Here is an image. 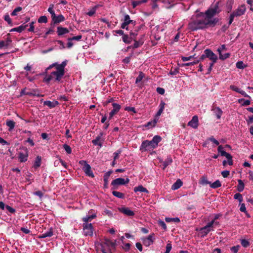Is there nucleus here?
<instances>
[{
    "label": "nucleus",
    "instance_id": "obj_1",
    "mask_svg": "<svg viewBox=\"0 0 253 253\" xmlns=\"http://www.w3.org/2000/svg\"><path fill=\"white\" fill-rule=\"evenodd\" d=\"M215 22V20H208L205 17L204 13L200 12L192 17L188 23V27L192 31L203 30L209 27H214Z\"/></svg>",
    "mask_w": 253,
    "mask_h": 253
},
{
    "label": "nucleus",
    "instance_id": "obj_2",
    "mask_svg": "<svg viewBox=\"0 0 253 253\" xmlns=\"http://www.w3.org/2000/svg\"><path fill=\"white\" fill-rule=\"evenodd\" d=\"M65 73V72H63V71H61V70L56 67L55 71L51 72L50 75H45L43 81L46 84H49L51 80L58 83H62V80Z\"/></svg>",
    "mask_w": 253,
    "mask_h": 253
},
{
    "label": "nucleus",
    "instance_id": "obj_3",
    "mask_svg": "<svg viewBox=\"0 0 253 253\" xmlns=\"http://www.w3.org/2000/svg\"><path fill=\"white\" fill-rule=\"evenodd\" d=\"M219 7L218 3H216L213 8H211L208 9L205 14V17L210 21L215 20V25L217 24L219 21V19L217 18H212V17L215 16L217 13L219 12V10H218Z\"/></svg>",
    "mask_w": 253,
    "mask_h": 253
},
{
    "label": "nucleus",
    "instance_id": "obj_4",
    "mask_svg": "<svg viewBox=\"0 0 253 253\" xmlns=\"http://www.w3.org/2000/svg\"><path fill=\"white\" fill-rule=\"evenodd\" d=\"M79 164L82 166V169L85 173L86 175L92 178L94 177L93 172L91 170V167L87 163L86 161L81 160L79 161Z\"/></svg>",
    "mask_w": 253,
    "mask_h": 253
},
{
    "label": "nucleus",
    "instance_id": "obj_5",
    "mask_svg": "<svg viewBox=\"0 0 253 253\" xmlns=\"http://www.w3.org/2000/svg\"><path fill=\"white\" fill-rule=\"evenodd\" d=\"M129 179L126 178V179L123 178H118L113 180L111 182L112 190H116L118 188L119 186L125 185L128 183Z\"/></svg>",
    "mask_w": 253,
    "mask_h": 253
},
{
    "label": "nucleus",
    "instance_id": "obj_6",
    "mask_svg": "<svg viewBox=\"0 0 253 253\" xmlns=\"http://www.w3.org/2000/svg\"><path fill=\"white\" fill-rule=\"evenodd\" d=\"M156 148V147L154 145L152 140H144L143 141L140 147V150L141 152H144L147 151L148 149H154Z\"/></svg>",
    "mask_w": 253,
    "mask_h": 253
},
{
    "label": "nucleus",
    "instance_id": "obj_7",
    "mask_svg": "<svg viewBox=\"0 0 253 253\" xmlns=\"http://www.w3.org/2000/svg\"><path fill=\"white\" fill-rule=\"evenodd\" d=\"M93 226L91 223H83V234L85 236H92L93 235Z\"/></svg>",
    "mask_w": 253,
    "mask_h": 253
},
{
    "label": "nucleus",
    "instance_id": "obj_8",
    "mask_svg": "<svg viewBox=\"0 0 253 253\" xmlns=\"http://www.w3.org/2000/svg\"><path fill=\"white\" fill-rule=\"evenodd\" d=\"M21 149L23 150V152L18 153V158L20 162L24 163L27 160L28 157V150L26 147H22Z\"/></svg>",
    "mask_w": 253,
    "mask_h": 253
},
{
    "label": "nucleus",
    "instance_id": "obj_9",
    "mask_svg": "<svg viewBox=\"0 0 253 253\" xmlns=\"http://www.w3.org/2000/svg\"><path fill=\"white\" fill-rule=\"evenodd\" d=\"M204 53L207 58H209L213 63H216L217 60V55L214 54L211 49H206L204 50Z\"/></svg>",
    "mask_w": 253,
    "mask_h": 253
},
{
    "label": "nucleus",
    "instance_id": "obj_10",
    "mask_svg": "<svg viewBox=\"0 0 253 253\" xmlns=\"http://www.w3.org/2000/svg\"><path fill=\"white\" fill-rule=\"evenodd\" d=\"M246 10V8L245 5H242L234 11L232 13L235 16V17H238L243 15Z\"/></svg>",
    "mask_w": 253,
    "mask_h": 253
},
{
    "label": "nucleus",
    "instance_id": "obj_11",
    "mask_svg": "<svg viewBox=\"0 0 253 253\" xmlns=\"http://www.w3.org/2000/svg\"><path fill=\"white\" fill-rule=\"evenodd\" d=\"M188 126H191L193 128L196 129L199 126V120L197 116H194L191 120L188 123Z\"/></svg>",
    "mask_w": 253,
    "mask_h": 253
},
{
    "label": "nucleus",
    "instance_id": "obj_12",
    "mask_svg": "<svg viewBox=\"0 0 253 253\" xmlns=\"http://www.w3.org/2000/svg\"><path fill=\"white\" fill-rule=\"evenodd\" d=\"M21 94L23 95H29L30 96L40 97L43 96V95H42L39 94V93H37V92L35 90H33L32 91H26L25 89H23L21 91Z\"/></svg>",
    "mask_w": 253,
    "mask_h": 253
},
{
    "label": "nucleus",
    "instance_id": "obj_13",
    "mask_svg": "<svg viewBox=\"0 0 253 253\" xmlns=\"http://www.w3.org/2000/svg\"><path fill=\"white\" fill-rule=\"evenodd\" d=\"M211 111L216 116L217 119H220L221 118V116L223 114V111L219 107L212 106Z\"/></svg>",
    "mask_w": 253,
    "mask_h": 253
},
{
    "label": "nucleus",
    "instance_id": "obj_14",
    "mask_svg": "<svg viewBox=\"0 0 253 253\" xmlns=\"http://www.w3.org/2000/svg\"><path fill=\"white\" fill-rule=\"evenodd\" d=\"M119 211L127 216H133L134 212L127 207H122L119 209Z\"/></svg>",
    "mask_w": 253,
    "mask_h": 253
},
{
    "label": "nucleus",
    "instance_id": "obj_15",
    "mask_svg": "<svg viewBox=\"0 0 253 253\" xmlns=\"http://www.w3.org/2000/svg\"><path fill=\"white\" fill-rule=\"evenodd\" d=\"M69 33V30L68 28L58 26L57 28V33L59 36H62L63 35Z\"/></svg>",
    "mask_w": 253,
    "mask_h": 253
},
{
    "label": "nucleus",
    "instance_id": "obj_16",
    "mask_svg": "<svg viewBox=\"0 0 253 253\" xmlns=\"http://www.w3.org/2000/svg\"><path fill=\"white\" fill-rule=\"evenodd\" d=\"M53 235V229L52 228H50L48 229V231L42 233L40 235H39V238H45L46 237H51Z\"/></svg>",
    "mask_w": 253,
    "mask_h": 253
},
{
    "label": "nucleus",
    "instance_id": "obj_17",
    "mask_svg": "<svg viewBox=\"0 0 253 253\" xmlns=\"http://www.w3.org/2000/svg\"><path fill=\"white\" fill-rule=\"evenodd\" d=\"M211 231V229H209L206 227L204 226L199 229V235L200 236L201 238H204Z\"/></svg>",
    "mask_w": 253,
    "mask_h": 253
},
{
    "label": "nucleus",
    "instance_id": "obj_18",
    "mask_svg": "<svg viewBox=\"0 0 253 253\" xmlns=\"http://www.w3.org/2000/svg\"><path fill=\"white\" fill-rule=\"evenodd\" d=\"M51 18L54 24H58L65 20V17L62 14H60L58 16H56L55 14V16L54 17H52Z\"/></svg>",
    "mask_w": 253,
    "mask_h": 253
},
{
    "label": "nucleus",
    "instance_id": "obj_19",
    "mask_svg": "<svg viewBox=\"0 0 253 253\" xmlns=\"http://www.w3.org/2000/svg\"><path fill=\"white\" fill-rule=\"evenodd\" d=\"M59 102L57 101L54 100L53 101H45L43 102L44 106H47L50 108H53L59 105Z\"/></svg>",
    "mask_w": 253,
    "mask_h": 253
},
{
    "label": "nucleus",
    "instance_id": "obj_20",
    "mask_svg": "<svg viewBox=\"0 0 253 253\" xmlns=\"http://www.w3.org/2000/svg\"><path fill=\"white\" fill-rule=\"evenodd\" d=\"M112 173V170H109L106 172L103 176V180L104 182V188H107L108 184V179L111 173Z\"/></svg>",
    "mask_w": 253,
    "mask_h": 253
},
{
    "label": "nucleus",
    "instance_id": "obj_21",
    "mask_svg": "<svg viewBox=\"0 0 253 253\" xmlns=\"http://www.w3.org/2000/svg\"><path fill=\"white\" fill-rule=\"evenodd\" d=\"M165 105H166V103L164 101H161L160 104L159 106V109L155 116L156 118H158L162 114V113H163L164 109L165 108Z\"/></svg>",
    "mask_w": 253,
    "mask_h": 253
},
{
    "label": "nucleus",
    "instance_id": "obj_22",
    "mask_svg": "<svg viewBox=\"0 0 253 253\" xmlns=\"http://www.w3.org/2000/svg\"><path fill=\"white\" fill-rule=\"evenodd\" d=\"M28 24H25V25L22 24L19 27L12 29L11 30H10V32L15 31V32H17L19 33H21L26 28V27L28 26Z\"/></svg>",
    "mask_w": 253,
    "mask_h": 253
},
{
    "label": "nucleus",
    "instance_id": "obj_23",
    "mask_svg": "<svg viewBox=\"0 0 253 253\" xmlns=\"http://www.w3.org/2000/svg\"><path fill=\"white\" fill-rule=\"evenodd\" d=\"M172 162V159L170 157H168L162 163L163 169H165Z\"/></svg>",
    "mask_w": 253,
    "mask_h": 253
},
{
    "label": "nucleus",
    "instance_id": "obj_24",
    "mask_svg": "<svg viewBox=\"0 0 253 253\" xmlns=\"http://www.w3.org/2000/svg\"><path fill=\"white\" fill-rule=\"evenodd\" d=\"M112 106H113V109L111 110L110 113H111L112 114H113L115 115L120 110L121 106L119 104H117L116 103H113Z\"/></svg>",
    "mask_w": 253,
    "mask_h": 253
},
{
    "label": "nucleus",
    "instance_id": "obj_25",
    "mask_svg": "<svg viewBox=\"0 0 253 253\" xmlns=\"http://www.w3.org/2000/svg\"><path fill=\"white\" fill-rule=\"evenodd\" d=\"M124 21L128 25L130 24H132L133 26L136 25V21L131 20L130 16L128 14H126L124 16Z\"/></svg>",
    "mask_w": 253,
    "mask_h": 253
},
{
    "label": "nucleus",
    "instance_id": "obj_26",
    "mask_svg": "<svg viewBox=\"0 0 253 253\" xmlns=\"http://www.w3.org/2000/svg\"><path fill=\"white\" fill-rule=\"evenodd\" d=\"M217 51L219 53V59L221 60H225L228 58H229L230 56V54L229 53H226L225 54H222L221 53V48H218Z\"/></svg>",
    "mask_w": 253,
    "mask_h": 253
},
{
    "label": "nucleus",
    "instance_id": "obj_27",
    "mask_svg": "<svg viewBox=\"0 0 253 253\" xmlns=\"http://www.w3.org/2000/svg\"><path fill=\"white\" fill-rule=\"evenodd\" d=\"M102 135V133H100L99 135H98L95 139L92 140V143L94 145H98L100 147L102 146V143L99 142L101 139V137Z\"/></svg>",
    "mask_w": 253,
    "mask_h": 253
},
{
    "label": "nucleus",
    "instance_id": "obj_28",
    "mask_svg": "<svg viewBox=\"0 0 253 253\" xmlns=\"http://www.w3.org/2000/svg\"><path fill=\"white\" fill-rule=\"evenodd\" d=\"M42 158L41 156H38L35 160L33 167L35 169H37L41 166Z\"/></svg>",
    "mask_w": 253,
    "mask_h": 253
},
{
    "label": "nucleus",
    "instance_id": "obj_29",
    "mask_svg": "<svg viewBox=\"0 0 253 253\" xmlns=\"http://www.w3.org/2000/svg\"><path fill=\"white\" fill-rule=\"evenodd\" d=\"M182 185V182L180 179H177L171 186L172 190H176L179 188Z\"/></svg>",
    "mask_w": 253,
    "mask_h": 253
},
{
    "label": "nucleus",
    "instance_id": "obj_30",
    "mask_svg": "<svg viewBox=\"0 0 253 253\" xmlns=\"http://www.w3.org/2000/svg\"><path fill=\"white\" fill-rule=\"evenodd\" d=\"M162 140V137L159 135H155L152 140V141L154 145L156 147V148L158 146V143L161 142Z\"/></svg>",
    "mask_w": 253,
    "mask_h": 253
},
{
    "label": "nucleus",
    "instance_id": "obj_31",
    "mask_svg": "<svg viewBox=\"0 0 253 253\" xmlns=\"http://www.w3.org/2000/svg\"><path fill=\"white\" fill-rule=\"evenodd\" d=\"M134 191L135 192H140L148 193V190L146 188L144 187L142 185H139L138 186L135 187L134 188Z\"/></svg>",
    "mask_w": 253,
    "mask_h": 253
},
{
    "label": "nucleus",
    "instance_id": "obj_32",
    "mask_svg": "<svg viewBox=\"0 0 253 253\" xmlns=\"http://www.w3.org/2000/svg\"><path fill=\"white\" fill-rule=\"evenodd\" d=\"M132 37H129L128 35L125 34L122 37L123 41L126 44H129L132 41Z\"/></svg>",
    "mask_w": 253,
    "mask_h": 253
},
{
    "label": "nucleus",
    "instance_id": "obj_33",
    "mask_svg": "<svg viewBox=\"0 0 253 253\" xmlns=\"http://www.w3.org/2000/svg\"><path fill=\"white\" fill-rule=\"evenodd\" d=\"M6 125L9 127L8 130L11 131L14 128L15 123L12 120H7L6 122Z\"/></svg>",
    "mask_w": 253,
    "mask_h": 253
},
{
    "label": "nucleus",
    "instance_id": "obj_34",
    "mask_svg": "<svg viewBox=\"0 0 253 253\" xmlns=\"http://www.w3.org/2000/svg\"><path fill=\"white\" fill-rule=\"evenodd\" d=\"M112 194L113 196L120 199H124L125 198V194L120 192H118L113 190L112 191Z\"/></svg>",
    "mask_w": 253,
    "mask_h": 253
},
{
    "label": "nucleus",
    "instance_id": "obj_35",
    "mask_svg": "<svg viewBox=\"0 0 253 253\" xmlns=\"http://www.w3.org/2000/svg\"><path fill=\"white\" fill-rule=\"evenodd\" d=\"M221 186V183L219 180H216L212 183L210 184V187L213 189H216Z\"/></svg>",
    "mask_w": 253,
    "mask_h": 253
},
{
    "label": "nucleus",
    "instance_id": "obj_36",
    "mask_svg": "<svg viewBox=\"0 0 253 253\" xmlns=\"http://www.w3.org/2000/svg\"><path fill=\"white\" fill-rule=\"evenodd\" d=\"M238 102L241 104L243 106H247L251 104L250 100H245L244 98L239 99L238 100Z\"/></svg>",
    "mask_w": 253,
    "mask_h": 253
},
{
    "label": "nucleus",
    "instance_id": "obj_37",
    "mask_svg": "<svg viewBox=\"0 0 253 253\" xmlns=\"http://www.w3.org/2000/svg\"><path fill=\"white\" fill-rule=\"evenodd\" d=\"M238 181V185L237 186V190L239 192H241L244 190L245 185L242 180L239 179Z\"/></svg>",
    "mask_w": 253,
    "mask_h": 253
},
{
    "label": "nucleus",
    "instance_id": "obj_38",
    "mask_svg": "<svg viewBox=\"0 0 253 253\" xmlns=\"http://www.w3.org/2000/svg\"><path fill=\"white\" fill-rule=\"evenodd\" d=\"M133 41L134 42V43L132 46L133 48H137L138 47H139L143 44V41L139 40L137 41L135 39H133Z\"/></svg>",
    "mask_w": 253,
    "mask_h": 253
},
{
    "label": "nucleus",
    "instance_id": "obj_39",
    "mask_svg": "<svg viewBox=\"0 0 253 253\" xmlns=\"http://www.w3.org/2000/svg\"><path fill=\"white\" fill-rule=\"evenodd\" d=\"M68 63V60H65L64 61H63L60 64H58V67H56L57 68L61 70V71H63V72L65 71V67L67 65Z\"/></svg>",
    "mask_w": 253,
    "mask_h": 253
},
{
    "label": "nucleus",
    "instance_id": "obj_40",
    "mask_svg": "<svg viewBox=\"0 0 253 253\" xmlns=\"http://www.w3.org/2000/svg\"><path fill=\"white\" fill-rule=\"evenodd\" d=\"M96 216L95 214H93L91 215H87L83 218V220L85 223H87V222L90 221L92 219L94 218Z\"/></svg>",
    "mask_w": 253,
    "mask_h": 253
},
{
    "label": "nucleus",
    "instance_id": "obj_41",
    "mask_svg": "<svg viewBox=\"0 0 253 253\" xmlns=\"http://www.w3.org/2000/svg\"><path fill=\"white\" fill-rule=\"evenodd\" d=\"M157 123V120L155 118L153 121L148 122L145 125V127L149 128L154 127Z\"/></svg>",
    "mask_w": 253,
    "mask_h": 253
},
{
    "label": "nucleus",
    "instance_id": "obj_42",
    "mask_svg": "<svg viewBox=\"0 0 253 253\" xmlns=\"http://www.w3.org/2000/svg\"><path fill=\"white\" fill-rule=\"evenodd\" d=\"M199 183L202 185H210L211 182L209 181L206 177L202 176L199 180Z\"/></svg>",
    "mask_w": 253,
    "mask_h": 253
},
{
    "label": "nucleus",
    "instance_id": "obj_43",
    "mask_svg": "<svg viewBox=\"0 0 253 253\" xmlns=\"http://www.w3.org/2000/svg\"><path fill=\"white\" fill-rule=\"evenodd\" d=\"M225 157L228 160V164L229 166H232L233 164V161L232 160V156L229 153H225Z\"/></svg>",
    "mask_w": 253,
    "mask_h": 253
},
{
    "label": "nucleus",
    "instance_id": "obj_44",
    "mask_svg": "<svg viewBox=\"0 0 253 253\" xmlns=\"http://www.w3.org/2000/svg\"><path fill=\"white\" fill-rule=\"evenodd\" d=\"M165 220L167 222H174L178 223L180 222V219L178 217H175V218L166 217Z\"/></svg>",
    "mask_w": 253,
    "mask_h": 253
},
{
    "label": "nucleus",
    "instance_id": "obj_45",
    "mask_svg": "<svg viewBox=\"0 0 253 253\" xmlns=\"http://www.w3.org/2000/svg\"><path fill=\"white\" fill-rule=\"evenodd\" d=\"M57 65H58V63H57V62L54 63L53 64L50 65L47 68H46L45 72L43 73V75H47V71L53 67H55V69H56V67H58Z\"/></svg>",
    "mask_w": 253,
    "mask_h": 253
},
{
    "label": "nucleus",
    "instance_id": "obj_46",
    "mask_svg": "<svg viewBox=\"0 0 253 253\" xmlns=\"http://www.w3.org/2000/svg\"><path fill=\"white\" fill-rule=\"evenodd\" d=\"M144 77V73L142 72H140L139 73V75L136 79L135 83L138 84L139 82H140L142 80V79Z\"/></svg>",
    "mask_w": 253,
    "mask_h": 253
},
{
    "label": "nucleus",
    "instance_id": "obj_47",
    "mask_svg": "<svg viewBox=\"0 0 253 253\" xmlns=\"http://www.w3.org/2000/svg\"><path fill=\"white\" fill-rule=\"evenodd\" d=\"M4 20L5 21H6L7 22L8 25H9L10 26H12L13 25V23H12V22L11 21V19L10 18L9 15V14L8 13H6L4 16Z\"/></svg>",
    "mask_w": 253,
    "mask_h": 253
},
{
    "label": "nucleus",
    "instance_id": "obj_48",
    "mask_svg": "<svg viewBox=\"0 0 253 253\" xmlns=\"http://www.w3.org/2000/svg\"><path fill=\"white\" fill-rule=\"evenodd\" d=\"M82 38V35H78L77 36H74L71 38H68L67 39L68 41H80Z\"/></svg>",
    "mask_w": 253,
    "mask_h": 253
},
{
    "label": "nucleus",
    "instance_id": "obj_49",
    "mask_svg": "<svg viewBox=\"0 0 253 253\" xmlns=\"http://www.w3.org/2000/svg\"><path fill=\"white\" fill-rule=\"evenodd\" d=\"M247 67L243 61H238L236 63V67L240 69H243Z\"/></svg>",
    "mask_w": 253,
    "mask_h": 253
},
{
    "label": "nucleus",
    "instance_id": "obj_50",
    "mask_svg": "<svg viewBox=\"0 0 253 253\" xmlns=\"http://www.w3.org/2000/svg\"><path fill=\"white\" fill-rule=\"evenodd\" d=\"M241 244L244 248H247L250 245V243L246 239H242L241 240Z\"/></svg>",
    "mask_w": 253,
    "mask_h": 253
},
{
    "label": "nucleus",
    "instance_id": "obj_51",
    "mask_svg": "<svg viewBox=\"0 0 253 253\" xmlns=\"http://www.w3.org/2000/svg\"><path fill=\"white\" fill-rule=\"evenodd\" d=\"M53 7H54V5L53 4H50L49 7L47 10V11L51 14V18L52 17H54L55 15L54 11L53 10Z\"/></svg>",
    "mask_w": 253,
    "mask_h": 253
},
{
    "label": "nucleus",
    "instance_id": "obj_52",
    "mask_svg": "<svg viewBox=\"0 0 253 253\" xmlns=\"http://www.w3.org/2000/svg\"><path fill=\"white\" fill-rule=\"evenodd\" d=\"M38 21L40 23H46L47 22V18L45 16H42L38 19Z\"/></svg>",
    "mask_w": 253,
    "mask_h": 253
},
{
    "label": "nucleus",
    "instance_id": "obj_53",
    "mask_svg": "<svg viewBox=\"0 0 253 253\" xmlns=\"http://www.w3.org/2000/svg\"><path fill=\"white\" fill-rule=\"evenodd\" d=\"M63 148L65 149L67 154H70L72 153V149L70 146L65 144L63 146Z\"/></svg>",
    "mask_w": 253,
    "mask_h": 253
},
{
    "label": "nucleus",
    "instance_id": "obj_54",
    "mask_svg": "<svg viewBox=\"0 0 253 253\" xmlns=\"http://www.w3.org/2000/svg\"><path fill=\"white\" fill-rule=\"evenodd\" d=\"M22 9V8L20 6H18V7H16L13 10V11L11 12V16H16V15H17V13L18 12H19V11H21Z\"/></svg>",
    "mask_w": 253,
    "mask_h": 253
},
{
    "label": "nucleus",
    "instance_id": "obj_55",
    "mask_svg": "<svg viewBox=\"0 0 253 253\" xmlns=\"http://www.w3.org/2000/svg\"><path fill=\"white\" fill-rule=\"evenodd\" d=\"M234 198L238 200L240 202H241L243 200L242 194L239 193L235 194L234 196Z\"/></svg>",
    "mask_w": 253,
    "mask_h": 253
},
{
    "label": "nucleus",
    "instance_id": "obj_56",
    "mask_svg": "<svg viewBox=\"0 0 253 253\" xmlns=\"http://www.w3.org/2000/svg\"><path fill=\"white\" fill-rule=\"evenodd\" d=\"M223 147L222 145H219L217 148V151L218 153H220L221 156H225L224 154L227 153L225 151L223 150Z\"/></svg>",
    "mask_w": 253,
    "mask_h": 253
},
{
    "label": "nucleus",
    "instance_id": "obj_57",
    "mask_svg": "<svg viewBox=\"0 0 253 253\" xmlns=\"http://www.w3.org/2000/svg\"><path fill=\"white\" fill-rule=\"evenodd\" d=\"M122 151L121 149H118L117 151L113 153L114 159L117 160L119 158L120 154L122 153Z\"/></svg>",
    "mask_w": 253,
    "mask_h": 253
},
{
    "label": "nucleus",
    "instance_id": "obj_58",
    "mask_svg": "<svg viewBox=\"0 0 253 253\" xmlns=\"http://www.w3.org/2000/svg\"><path fill=\"white\" fill-rule=\"evenodd\" d=\"M97 7V6H95L94 7H93L87 13V14L89 16H93L96 12Z\"/></svg>",
    "mask_w": 253,
    "mask_h": 253
},
{
    "label": "nucleus",
    "instance_id": "obj_59",
    "mask_svg": "<svg viewBox=\"0 0 253 253\" xmlns=\"http://www.w3.org/2000/svg\"><path fill=\"white\" fill-rule=\"evenodd\" d=\"M110 243V240L108 239H105V241L102 242L101 244V248L103 246V248L105 249V247H109V244Z\"/></svg>",
    "mask_w": 253,
    "mask_h": 253
},
{
    "label": "nucleus",
    "instance_id": "obj_60",
    "mask_svg": "<svg viewBox=\"0 0 253 253\" xmlns=\"http://www.w3.org/2000/svg\"><path fill=\"white\" fill-rule=\"evenodd\" d=\"M154 241H150L149 240H148L147 239H146L145 238L143 239V244L148 247V246H150L151 245L153 244Z\"/></svg>",
    "mask_w": 253,
    "mask_h": 253
},
{
    "label": "nucleus",
    "instance_id": "obj_61",
    "mask_svg": "<svg viewBox=\"0 0 253 253\" xmlns=\"http://www.w3.org/2000/svg\"><path fill=\"white\" fill-rule=\"evenodd\" d=\"M214 223V220H212L211 222H209L205 226L206 227L209 229H211V231H212V230H213L212 227H213V225Z\"/></svg>",
    "mask_w": 253,
    "mask_h": 253
},
{
    "label": "nucleus",
    "instance_id": "obj_62",
    "mask_svg": "<svg viewBox=\"0 0 253 253\" xmlns=\"http://www.w3.org/2000/svg\"><path fill=\"white\" fill-rule=\"evenodd\" d=\"M5 209L10 213H14L15 210L8 205H6Z\"/></svg>",
    "mask_w": 253,
    "mask_h": 253
},
{
    "label": "nucleus",
    "instance_id": "obj_63",
    "mask_svg": "<svg viewBox=\"0 0 253 253\" xmlns=\"http://www.w3.org/2000/svg\"><path fill=\"white\" fill-rule=\"evenodd\" d=\"M240 248V246L239 245L233 246L231 248V250L233 253H237Z\"/></svg>",
    "mask_w": 253,
    "mask_h": 253
},
{
    "label": "nucleus",
    "instance_id": "obj_64",
    "mask_svg": "<svg viewBox=\"0 0 253 253\" xmlns=\"http://www.w3.org/2000/svg\"><path fill=\"white\" fill-rule=\"evenodd\" d=\"M172 249V246L170 243H168L166 246V250L164 253H169Z\"/></svg>",
    "mask_w": 253,
    "mask_h": 253
}]
</instances>
